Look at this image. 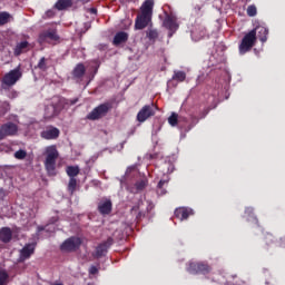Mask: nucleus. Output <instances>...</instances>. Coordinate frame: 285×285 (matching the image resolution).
Returning a JSON list of instances; mask_svg holds the SVG:
<instances>
[{
	"label": "nucleus",
	"mask_w": 285,
	"mask_h": 285,
	"mask_svg": "<svg viewBox=\"0 0 285 285\" xmlns=\"http://www.w3.org/2000/svg\"><path fill=\"white\" fill-rule=\"evenodd\" d=\"M153 8H155V0H146L142 3L140 14L137 16L135 21V30L148 28V23L153 21Z\"/></svg>",
	"instance_id": "f257e3e1"
},
{
	"label": "nucleus",
	"mask_w": 285,
	"mask_h": 285,
	"mask_svg": "<svg viewBox=\"0 0 285 285\" xmlns=\"http://www.w3.org/2000/svg\"><path fill=\"white\" fill-rule=\"evenodd\" d=\"M45 154V168L50 177H55V175H57V159H59V150H57V146L51 145L46 147Z\"/></svg>",
	"instance_id": "f03ea898"
},
{
	"label": "nucleus",
	"mask_w": 285,
	"mask_h": 285,
	"mask_svg": "<svg viewBox=\"0 0 285 285\" xmlns=\"http://www.w3.org/2000/svg\"><path fill=\"white\" fill-rule=\"evenodd\" d=\"M110 110H112V104L104 102L98 107H95L87 115V119H89V121H99V119H104V117H106Z\"/></svg>",
	"instance_id": "7ed1b4c3"
},
{
	"label": "nucleus",
	"mask_w": 285,
	"mask_h": 285,
	"mask_svg": "<svg viewBox=\"0 0 285 285\" xmlns=\"http://www.w3.org/2000/svg\"><path fill=\"white\" fill-rule=\"evenodd\" d=\"M257 41V37H255V30H250L248 33H246L238 47L239 55H246V52H250L253 50V46H255Z\"/></svg>",
	"instance_id": "20e7f679"
},
{
	"label": "nucleus",
	"mask_w": 285,
	"mask_h": 285,
	"mask_svg": "<svg viewBox=\"0 0 285 285\" xmlns=\"http://www.w3.org/2000/svg\"><path fill=\"white\" fill-rule=\"evenodd\" d=\"M20 77H21V70H19V68L9 71L2 78L1 89L8 90L9 88H12V86H14V83L19 81Z\"/></svg>",
	"instance_id": "39448f33"
},
{
	"label": "nucleus",
	"mask_w": 285,
	"mask_h": 285,
	"mask_svg": "<svg viewBox=\"0 0 285 285\" xmlns=\"http://www.w3.org/2000/svg\"><path fill=\"white\" fill-rule=\"evenodd\" d=\"M19 132V126L12 121H8L0 126V141L6 137H14Z\"/></svg>",
	"instance_id": "423d86ee"
},
{
	"label": "nucleus",
	"mask_w": 285,
	"mask_h": 285,
	"mask_svg": "<svg viewBox=\"0 0 285 285\" xmlns=\"http://www.w3.org/2000/svg\"><path fill=\"white\" fill-rule=\"evenodd\" d=\"M157 111V107L151 104V105H145L137 114V121L139 124H144V121H147V119H150V117H155V114Z\"/></svg>",
	"instance_id": "0eeeda50"
},
{
	"label": "nucleus",
	"mask_w": 285,
	"mask_h": 285,
	"mask_svg": "<svg viewBox=\"0 0 285 285\" xmlns=\"http://www.w3.org/2000/svg\"><path fill=\"white\" fill-rule=\"evenodd\" d=\"M163 26L164 28L169 30L168 32L169 38L173 37L177 32V30H179V24L177 23V17L173 14L166 13V17L163 21Z\"/></svg>",
	"instance_id": "6e6552de"
},
{
	"label": "nucleus",
	"mask_w": 285,
	"mask_h": 285,
	"mask_svg": "<svg viewBox=\"0 0 285 285\" xmlns=\"http://www.w3.org/2000/svg\"><path fill=\"white\" fill-rule=\"evenodd\" d=\"M79 246H81V238L72 236V237L66 239L60 245V249L63 253H75V250H77V248H79Z\"/></svg>",
	"instance_id": "1a4fd4ad"
},
{
	"label": "nucleus",
	"mask_w": 285,
	"mask_h": 285,
	"mask_svg": "<svg viewBox=\"0 0 285 285\" xmlns=\"http://www.w3.org/2000/svg\"><path fill=\"white\" fill-rule=\"evenodd\" d=\"M38 41L39 43H52V41H59V35L56 29H48L40 32Z\"/></svg>",
	"instance_id": "9d476101"
},
{
	"label": "nucleus",
	"mask_w": 285,
	"mask_h": 285,
	"mask_svg": "<svg viewBox=\"0 0 285 285\" xmlns=\"http://www.w3.org/2000/svg\"><path fill=\"white\" fill-rule=\"evenodd\" d=\"M61 110H63V106H61L59 100L57 102L53 101L50 105H47L45 107V119H52V117H57Z\"/></svg>",
	"instance_id": "9b49d317"
},
{
	"label": "nucleus",
	"mask_w": 285,
	"mask_h": 285,
	"mask_svg": "<svg viewBox=\"0 0 285 285\" xmlns=\"http://www.w3.org/2000/svg\"><path fill=\"white\" fill-rule=\"evenodd\" d=\"M187 271L191 275H197L199 273H202L203 275H206V273H210V266L205 263H189Z\"/></svg>",
	"instance_id": "f8f14e48"
},
{
	"label": "nucleus",
	"mask_w": 285,
	"mask_h": 285,
	"mask_svg": "<svg viewBox=\"0 0 285 285\" xmlns=\"http://www.w3.org/2000/svg\"><path fill=\"white\" fill-rule=\"evenodd\" d=\"M112 244H115V239H112V237H108L107 240L96 247L95 257H97V259L104 257Z\"/></svg>",
	"instance_id": "ddd939ff"
},
{
	"label": "nucleus",
	"mask_w": 285,
	"mask_h": 285,
	"mask_svg": "<svg viewBox=\"0 0 285 285\" xmlns=\"http://www.w3.org/2000/svg\"><path fill=\"white\" fill-rule=\"evenodd\" d=\"M32 46L28 40H22L20 42L16 43V47L13 48V55L14 57H21V55H26V52H30V49Z\"/></svg>",
	"instance_id": "4468645a"
},
{
	"label": "nucleus",
	"mask_w": 285,
	"mask_h": 285,
	"mask_svg": "<svg viewBox=\"0 0 285 285\" xmlns=\"http://www.w3.org/2000/svg\"><path fill=\"white\" fill-rule=\"evenodd\" d=\"M98 212L100 215H110V213H112V200L109 198H102L98 203Z\"/></svg>",
	"instance_id": "2eb2a0df"
},
{
	"label": "nucleus",
	"mask_w": 285,
	"mask_h": 285,
	"mask_svg": "<svg viewBox=\"0 0 285 285\" xmlns=\"http://www.w3.org/2000/svg\"><path fill=\"white\" fill-rule=\"evenodd\" d=\"M206 37V27L202 24H196L191 30L193 41H202Z\"/></svg>",
	"instance_id": "dca6fc26"
},
{
	"label": "nucleus",
	"mask_w": 285,
	"mask_h": 285,
	"mask_svg": "<svg viewBox=\"0 0 285 285\" xmlns=\"http://www.w3.org/2000/svg\"><path fill=\"white\" fill-rule=\"evenodd\" d=\"M36 246L37 245L35 243L24 245L23 248L20 250V259H22V262L26 259H30V256L35 255Z\"/></svg>",
	"instance_id": "f3484780"
},
{
	"label": "nucleus",
	"mask_w": 285,
	"mask_h": 285,
	"mask_svg": "<svg viewBox=\"0 0 285 285\" xmlns=\"http://www.w3.org/2000/svg\"><path fill=\"white\" fill-rule=\"evenodd\" d=\"M190 215H195V213L191 208L188 207H181L175 210V217H177V219H180V222H184V219H188Z\"/></svg>",
	"instance_id": "a211bd4d"
},
{
	"label": "nucleus",
	"mask_w": 285,
	"mask_h": 285,
	"mask_svg": "<svg viewBox=\"0 0 285 285\" xmlns=\"http://www.w3.org/2000/svg\"><path fill=\"white\" fill-rule=\"evenodd\" d=\"M252 30H255V37H258L262 43H266V41H268V28L257 26L255 29Z\"/></svg>",
	"instance_id": "6ab92c4d"
},
{
	"label": "nucleus",
	"mask_w": 285,
	"mask_h": 285,
	"mask_svg": "<svg viewBox=\"0 0 285 285\" xmlns=\"http://www.w3.org/2000/svg\"><path fill=\"white\" fill-rule=\"evenodd\" d=\"M59 134L60 131L57 127H51L41 131L40 137H42V139H57L59 138Z\"/></svg>",
	"instance_id": "aec40b11"
},
{
	"label": "nucleus",
	"mask_w": 285,
	"mask_h": 285,
	"mask_svg": "<svg viewBox=\"0 0 285 285\" xmlns=\"http://www.w3.org/2000/svg\"><path fill=\"white\" fill-rule=\"evenodd\" d=\"M0 242L3 244H10L12 242V229L10 227H2L0 229Z\"/></svg>",
	"instance_id": "412c9836"
},
{
	"label": "nucleus",
	"mask_w": 285,
	"mask_h": 285,
	"mask_svg": "<svg viewBox=\"0 0 285 285\" xmlns=\"http://www.w3.org/2000/svg\"><path fill=\"white\" fill-rule=\"evenodd\" d=\"M128 32L119 31L115 35L112 43L114 46H121V43H126L128 41Z\"/></svg>",
	"instance_id": "4be33fe9"
},
{
	"label": "nucleus",
	"mask_w": 285,
	"mask_h": 285,
	"mask_svg": "<svg viewBox=\"0 0 285 285\" xmlns=\"http://www.w3.org/2000/svg\"><path fill=\"white\" fill-rule=\"evenodd\" d=\"M86 75V66L83 63H78L72 70L73 79H81Z\"/></svg>",
	"instance_id": "5701e85b"
},
{
	"label": "nucleus",
	"mask_w": 285,
	"mask_h": 285,
	"mask_svg": "<svg viewBox=\"0 0 285 285\" xmlns=\"http://www.w3.org/2000/svg\"><path fill=\"white\" fill-rule=\"evenodd\" d=\"M55 8L57 10H68V8H72V0H58Z\"/></svg>",
	"instance_id": "b1692460"
},
{
	"label": "nucleus",
	"mask_w": 285,
	"mask_h": 285,
	"mask_svg": "<svg viewBox=\"0 0 285 285\" xmlns=\"http://www.w3.org/2000/svg\"><path fill=\"white\" fill-rule=\"evenodd\" d=\"M146 37L147 39H149V41H157V39H159V31L155 28H149L146 31Z\"/></svg>",
	"instance_id": "393cba45"
},
{
	"label": "nucleus",
	"mask_w": 285,
	"mask_h": 285,
	"mask_svg": "<svg viewBox=\"0 0 285 285\" xmlns=\"http://www.w3.org/2000/svg\"><path fill=\"white\" fill-rule=\"evenodd\" d=\"M147 186H148V178L146 176L138 179L135 184V188L138 193L144 190Z\"/></svg>",
	"instance_id": "a878e982"
},
{
	"label": "nucleus",
	"mask_w": 285,
	"mask_h": 285,
	"mask_svg": "<svg viewBox=\"0 0 285 285\" xmlns=\"http://www.w3.org/2000/svg\"><path fill=\"white\" fill-rule=\"evenodd\" d=\"M59 101L62 108H67L69 106H75V104H78L79 98H72V99L60 98Z\"/></svg>",
	"instance_id": "bb28decb"
},
{
	"label": "nucleus",
	"mask_w": 285,
	"mask_h": 285,
	"mask_svg": "<svg viewBox=\"0 0 285 285\" xmlns=\"http://www.w3.org/2000/svg\"><path fill=\"white\" fill-rule=\"evenodd\" d=\"M79 171H80L79 166H68L66 168V173H67L69 178L77 177V175H79Z\"/></svg>",
	"instance_id": "cd10ccee"
},
{
	"label": "nucleus",
	"mask_w": 285,
	"mask_h": 285,
	"mask_svg": "<svg viewBox=\"0 0 285 285\" xmlns=\"http://www.w3.org/2000/svg\"><path fill=\"white\" fill-rule=\"evenodd\" d=\"M164 186H168V179H160L157 185V194L158 195H166V189H164Z\"/></svg>",
	"instance_id": "c85d7f7f"
},
{
	"label": "nucleus",
	"mask_w": 285,
	"mask_h": 285,
	"mask_svg": "<svg viewBox=\"0 0 285 285\" xmlns=\"http://www.w3.org/2000/svg\"><path fill=\"white\" fill-rule=\"evenodd\" d=\"M10 19L12 16L6 11L0 12V26H6V23H10Z\"/></svg>",
	"instance_id": "c756f323"
},
{
	"label": "nucleus",
	"mask_w": 285,
	"mask_h": 285,
	"mask_svg": "<svg viewBox=\"0 0 285 285\" xmlns=\"http://www.w3.org/2000/svg\"><path fill=\"white\" fill-rule=\"evenodd\" d=\"M36 68L46 72V70H48V59H46V57L40 58Z\"/></svg>",
	"instance_id": "7c9ffc66"
},
{
	"label": "nucleus",
	"mask_w": 285,
	"mask_h": 285,
	"mask_svg": "<svg viewBox=\"0 0 285 285\" xmlns=\"http://www.w3.org/2000/svg\"><path fill=\"white\" fill-rule=\"evenodd\" d=\"M168 124L173 127L177 126V124H179V115H177V112H171L168 118Z\"/></svg>",
	"instance_id": "2f4dec72"
},
{
	"label": "nucleus",
	"mask_w": 285,
	"mask_h": 285,
	"mask_svg": "<svg viewBox=\"0 0 285 285\" xmlns=\"http://www.w3.org/2000/svg\"><path fill=\"white\" fill-rule=\"evenodd\" d=\"M173 79L175 81H185L186 80V72L184 71H175Z\"/></svg>",
	"instance_id": "473e14b6"
},
{
	"label": "nucleus",
	"mask_w": 285,
	"mask_h": 285,
	"mask_svg": "<svg viewBox=\"0 0 285 285\" xmlns=\"http://www.w3.org/2000/svg\"><path fill=\"white\" fill-rule=\"evenodd\" d=\"M68 190L72 195L77 190V178H70L68 184Z\"/></svg>",
	"instance_id": "72a5a7b5"
},
{
	"label": "nucleus",
	"mask_w": 285,
	"mask_h": 285,
	"mask_svg": "<svg viewBox=\"0 0 285 285\" xmlns=\"http://www.w3.org/2000/svg\"><path fill=\"white\" fill-rule=\"evenodd\" d=\"M10 276L7 274L6 271H0V285H6L8 284V278Z\"/></svg>",
	"instance_id": "f704fd0d"
},
{
	"label": "nucleus",
	"mask_w": 285,
	"mask_h": 285,
	"mask_svg": "<svg viewBox=\"0 0 285 285\" xmlns=\"http://www.w3.org/2000/svg\"><path fill=\"white\" fill-rule=\"evenodd\" d=\"M247 16L248 17H256L257 16V7L250 4L247 7Z\"/></svg>",
	"instance_id": "c9c22d12"
},
{
	"label": "nucleus",
	"mask_w": 285,
	"mask_h": 285,
	"mask_svg": "<svg viewBox=\"0 0 285 285\" xmlns=\"http://www.w3.org/2000/svg\"><path fill=\"white\" fill-rule=\"evenodd\" d=\"M28 156V153L23 149H19L18 151L14 153L16 159H26Z\"/></svg>",
	"instance_id": "e433bc0d"
},
{
	"label": "nucleus",
	"mask_w": 285,
	"mask_h": 285,
	"mask_svg": "<svg viewBox=\"0 0 285 285\" xmlns=\"http://www.w3.org/2000/svg\"><path fill=\"white\" fill-rule=\"evenodd\" d=\"M97 273H99V268H97V266L92 265L89 268V275H97Z\"/></svg>",
	"instance_id": "4c0bfd02"
},
{
	"label": "nucleus",
	"mask_w": 285,
	"mask_h": 285,
	"mask_svg": "<svg viewBox=\"0 0 285 285\" xmlns=\"http://www.w3.org/2000/svg\"><path fill=\"white\" fill-rule=\"evenodd\" d=\"M3 199H6V189L0 188V202H3Z\"/></svg>",
	"instance_id": "58836bf2"
},
{
	"label": "nucleus",
	"mask_w": 285,
	"mask_h": 285,
	"mask_svg": "<svg viewBox=\"0 0 285 285\" xmlns=\"http://www.w3.org/2000/svg\"><path fill=\"white\" fill-rule=\"evenodd\" d=\"M253 207H247L246 209H245V214L246 215H248L249 217H253Z\"/></svg>",
	"instance_id": "ea45409f"
},
{
	"label": "nucleus",
	"mask_w": 285,
	"mask_h": 285,
	"mask_svg": "<svg viewBox=\"0 0 285 285\" xmlns=\"http://www.w3.org/2000/svg\"><path fill=\"white\" fill-rule=\"evenodd\" d=\"M147 204H148L147 210H148V213H150V210H153V208H155V205H153V203L149 200L147 202Z\"/></svg>",
	"instance_id": "a19ab883"
},
{
	"label": "nucleus",
	"mask_w": 285,
	"mask_h": 285,
	"mask_svg": "<svg viewBox=\"0 0 285 285\" xmlns=\"http://www.w3.org/2000/svg\"><path fill=\"white\" fill-rule=\"evenodd\" d=\"M188 119L186 117H178V124L186 122Z\"/></svg>",
	"instance_id": "79ce46f5"
},
{
	"label": "nucleus",
	"mask_w": 285,
	"mask_h": 285,
	"mask_svg": "<svg viewBox=\"0 0 285 285\" xmlns=\"http://www.w3.org/2000/svg\"><path fill=\"white\" fill-rule=\"evenodd\" d=\"M46 16H47V17H55V11L48 10V11L46 12Z\"/></svg>",
	"instance_id": "37998d69"
},
{
	"label": "nucleus",
	"mask_w": 285,
	"mask_h": 285,
	"mask_svg": "<svg viewBox=\"0 0 285 285\" xmlns=\"http://www.w3.org/2000/svg\"><path fill=\"white\" fill-rule=\"evenodd\" d=\"M9 119H12V121L19 122V116L12 115Z\"/></svg>",
	"instance_id": "c03bdc74"
},
{
	"label": "nucleus",
	"mask_w": 285,
	"mask_h": 285,
	"mask_svg": "<svg viewBox=\"0 0 285 285\" xmlns=\"http://www.w3.org/2000/svg\"><path fill=\"white\" fill-rule=\"evenodd\" d=\"M89 12H90L91 14H97V9H96V8H91V9H89Z\"/></svg>",
	"instance_id": "a18cd8bd"
},
{
	"label": "nucleus",
	"mask_w": 285,
	"mask_h": 285,
	"mask_svg": "<svg viewBox=\"0 0 285 285\" xmlns=\"http://www.w3.org/2000/svg\"><path fill=\"white\" fill-rule=\"evenodd\" d=\"M42 230H46V227H43V226H38V233H41Z\"/></svg>",
	"instance_id": "49530a36"
},
{
	"label": "nucleus",
	"mask_w": 285,
	"mask_h": 285,
	"mask_svg": "<svg viewBox=\"0 0 285 285\" xmlns=\"http://www.w3.org/2000/svg\"><path fill=\"white\" fill-rule=\"evenodd\" d=\"M139 209V206H135L131 208V210H138Z\"/></svg>",
	"instance_id": "de8ad7c7"
},
{
	"label": "nucleus",
	"mask_w": 285,
	"mask_h": 285,
	"mask_svg": "<svg viewBox=\"0 0 285 285\" xmlns=\"http://www.w3.org/2000/svg\"><path fill=\"white\" fill-rule=\"evenodd\" d=\"M128 170H135V167H128L127 171Z\"/></svg>",
	"instance_id": "09e8293b"
},
{
	"label": "nucleus",
	"mask_w": 285,
	"mask_h": 285,
	"mask_svg": "<svg viewBox=\"0 0 285 285\" xmlns=\"http://www.w3.org/2000/svg\"><path fill=\"white\" fill-rule=\"evenodd\" d=\"M267 238L268 239H273V235H267Z\"/></svg>",
	"instance_id": "8fccbe9b"
},
{
	"label": "nucleus",
	"mask_w": 285,
	"mask_h": 285,
	"mask_svg": "<svg viewBox=\"0 0 285 285\" xmlns=\"http://www.w3.org/2000/svg\"><path fill=\"white\" fill-rule=\"evenodd\" d=\"M126 144V141L121 142V148H124V145Z\"/></svg>",
	"instance_id": "3c124183"
},
{
	"label": "nucleus",
	"mask_w": 285,
	"mask_h": 285,
	"mask_svg": "<svg viewBox=\"0 0 285 285\" xmlns=\"http://www.w3.org/2000/svg\"><path fill=\"white\" fill-rule=\"evenodd\" d=\"M254 220L257 223V218L256 217H254Z\"/></svg>",
	"instance_id": "603ef678"
},
{
	"label": "nucleus",
	"mask_w": 285,
	"mask_h": 285,
	"mask_svg": "<svg viewBox=\"0 0 285 285\" xmlns=\"http://www.w3.org/2000/svg\"><path fill=\"white\" fill-rule=\"evenodd\" d=\"M190 128H191V127H188V129H187V130H190Z\"/></svg>",
	"instance_id": "864d4df0"
},
{
	"label": "nucleus",
	"mask_w": 285,
	"mask_h": 285,
	"mask_svg": "<svg viewBox=\"0 0 285 285\" xmlns=\"http://www.w3.org/2000/svg\"><path fill=\"white\" fill-rule=\"evenodd\" d=\"M95 73H97V69H96V71H95Z\"/></svg>",
	"instance_id": "5fc2aeb1"
}]
</instances>
